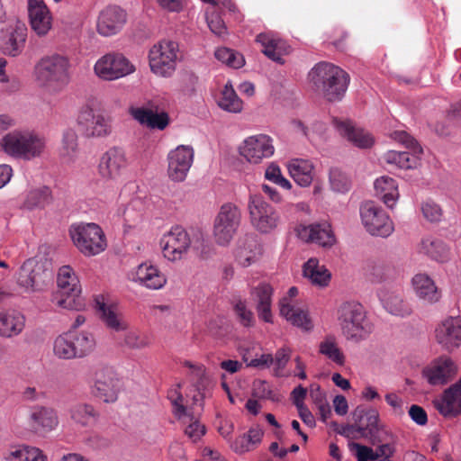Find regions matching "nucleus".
Returning a JSON list of instances; mask_svg holds the SVG:
<instances>
[{"label":"nucleus","mask_w":461,"mask_h":461,"mask_svg":"<svg viewBox=\"0 0 461 461\" xmlns=\"http://www.w3.org/2000/svg\"><path fill=\"white\" fill-rule=\"evenodd\" d=\"M53 351L61 359L82 357L86 352V333L69 330L54 341Z\"/></svg>","instance_id":"nucleus-17"},{"label":"nucleus","mask_w":461,"mask_h":461,"mask_svg":"<svg viewBox=\"0 0 461 461\" xmlns=\"http://www.w3.org/2000/svg\"><path fill=\"white\" fill-rule=\"evenodd\" d=\"M27 40L25 24L15 22L0 30V52L5 56L15 58L20 56Z\"/></svg>","instance_id":"nucleus-16"},{"label":"nucleus","mask_w":461,"mask_h":461,"mask_svg":"<svg viewBox=\"0 0 461 461\" xmlns=\"http://www.w3.org/2000/svg\"><path fill=\"white\" fill-rule=\"evenodd\" d=\"M409 416L418 425L424 426L428 422V415L426 411L416 404H412L409 410Z\"/></svg>","instance_id":"nucleus-63"},{"label":"nucleus","mask_w":461,"mask_h":461,"mask_svg":"<svg viewBox=\"0 0 461 461\" xmlns=\"http://www.w3.org/2000/svg\"><path fill=\"white\" fill-rule=\"evenodd\" d=\"M303 276L308 278L312 285L327 286L330 280V273L323 265L319 264L315 258H309L303 267Z\"/></svg>","instance_id":"nucleus-42"},{"label":"nucleus","mask_w":461,"mask_h":461,"mask_svg":"<svg viewBox=\"0 0 461 461\" xmlns=\"http://www.w3.org/2000/svg\"><path fill=\"white\" fill-rule=\"evenodd\" d=\"M379 297L385 310L391 314L405 317L411 313V306L402 299L400 293L382 292Z\"/></svg>","instance_id":"nucleus-43"},{"label":"nucleus","mask_w":461,"mask_h":461,"mask_svg":"<svg viewBox=\"0 0 461 461\" xmlns=\"http://www.w3.org/2000/svg\"><path fill=\"white\" fill-rule=\"evenodd\" d=\"M194 151L191 146L179 145L167 155V174L170 179L182 182L194 161Z\"/></svg>","instance_id":"nucleus-19"},{"label":"nucleus","mask_w":461,"mask_h":461,"mask_svg":"<svg viewBox=\"0 0 461 461\" xmlns=\"http://www.w3.org/2000/svg\"><path fill=\"white\" fill-rule=\"evenodd\" d=\"M274 289L267 283H260L253 287L250 294L254 302H256V309L258 318L267 323L273 322L272 315V296Z\"/></svg>","instance_id":"nucleus-32"},{"label":"nucleus","mask_w":461,"mask_h":461,"mask_svg":"<svg viewBox=\"0 0 461 461\" xmlns=\"http://www.w3.org/2000/svg\"><path fill=\"white\" fill-rule=\"evenodd\" d=\"M330 183L335 192L344 193L349 188L347 176L338 168H332L330 171Z\"/></svg>","instance_id":"nucleus-56"},{"label":"nucleus","mask_w":461,"mask_h":461,"mask_svg":"<svg viewBox=\"0 0 461 461\" xmlns=\"http://www.w3.org/2000/svg\"><path fill=\"white\" fill-rule=\"evenodd\" d=\"M215 58L227 66L239 68L244 64L243 56L228 48H219L215 51Z\"/></svg>","instance_id":"nucleus-52"},{"label":"nucleus","mask_w":461,"mask_h":461,"mask_svg":"<svg viewBox=\"0 0 461 461\" xmlns=\"http://www.w3.org/2000/svg\"><path fill=\"white\" fill-rule=\"evenodd\" d=\"M248 210L251 225L261 233H270L281 222L277 211L259 194L249 196Z\"/></svg>","instance_id":"nucleus-9"},{"label":"nucleus","mask_w":461,"mask_h":461,"mask_svg":"<svg viewBox=\"0 0 461 461\" xmlns=\"http://www.w3.org/2000/svg\"><path fill=\"white\" fill-rule=\"evenodd\" d=\"M337 318L341 333L348 341L359 343L373 332L374 325L359 303L351 301L341 303L338 308Z\"/></svg>","instance_id":"nucleus-3"},{"label":"nucleus","mask_w":461,"mask_h":461,"mask_svg":"<svg viewBox=\"0 0 461 461\" xmlns=\"http://www.w3.org/2000/svg\"><path fill=\"white\" fill-rule=\"evenodd\" d=\"M45 146V139L29 130H14L0 140V147L6 155L27 161L41 157Z\"/></svg>","instance_id":"nucleus-4"},{"label":"nucleus","mask_w":461,"mask_h":461,"mask_svg":"<svg viewBox=\"0 0 461 461\" xmlns=\"http://www.w3.org/2000/svg\"><path fill=\"white\" fill-rule=\"evenodd\" d=\"M352 419L359 426L361 438H367L373 445L381 441L378 437L380 424L379 414L376 410L366 409L359 405L353 411Z\"/></svg>","instance_id":"nucleus-21"},{"label":"nucleus","mask_w":461,"mask_h":461,"mask_svg":"<svg viewBox=\"0 0 461 461\" xmlns=\"http://www.w3.org/2000/svg\"><path fill=\"white\" fill-rule=\"evenodd\" d=\"M437 341L447 350L461 345V318L449 317L436 329Z\"/></svg>","instance_id":"nucleus-29"},{"label":"nucleus","mask_w":461,"mask_h":461,"mask_svg":"<svg viewBox=\"0 0 461 461\" xmlns=\"http://www.w3.org/2000/svg\"><path fill=\"white\" fill-rule=\"evenodd\" d=\"M234 312L244 327H252L255 324L253 312L248 309L244 301L239 300L234 305Z\"/></svg>","instance_id":"nucleus-57"},{"label":"nucleus","mask_w":461,"mask_h":461,"mask_svg":"<svg viewBox=\"0 0 461 461\" xmlns=\"http://www.w3.org/2000/svg\"><path fill=\"white\" fill-rule=\"evenodd\" d=\"M421 212L424 218L431 222L438 221L442 217V209L431 200L421 204Z\"/></svg>","instance_id":"nucleus-59"},{"label":"nucleus","mask_w":461,"mask_h":461,"mask_svg":"<svg viewBox=\"0 0 461 461\" xmlns=\"http://www.w3.org/2000/svg\"><path fill=\"white\" fill-rule=\"evenodd\" d=\"M434 405L444 417L461 415V377L434 401Z\"/></svg>","instance_id":"nucleus-28"},{"label":"nucleus","mask_w":461,"mask_h":461,"mask_svg":"<svg viewBox=\"0 0 461 461\" xmlns=\"http://www.w3.org/2000/svg\"><path fill=\"white\" fill-rule=\"evenodd\" d=\"M175 393L176 394V397L175 399H173L171 395L168 396L174 406V412L178 418L188 419L189 424L185 428V433L193 441H196L200 439V438L204 434L205 427L202 425L197 420H194L193 417L186 415V410L185 406L182 404V394L176 392H175ZM184 422L186 423L187 420H184Z\"/></svg>","instance_id":"nucleus-34"},{"label":"nucleus","mask_w":461,"mask_h":461,"mask_svg":"<svg viewBox=\"0 0 461 461\" xmlns=\"http://www.w3.org/2000/svg\"><path fill=\"white\" fill-rule=\"evenodd\" d=\"M375 195L389 208H393L398 197V185L394 179L389 176H381L374 184Z\"/></svg>","instance_id":"nucleus-40"},{"label":"nucleus","mask_w":461,"mask_h":461,"mask_svg":"<svg viewBox=\"0 0 461 461\" xmlns=\"http://www.w3.org/2000/svg\"><path fill=\"white\" fill-rule=\"evenodd\" d=\"M52 276L51 263L47 258H29L19 268L16 284L26 293L41 292Z\"/></svg>","instance_id":"nucleus-6"},{"label":"nucleus","mask_w":461,"mask_h":461,"mask_svg":"<svg viewBox=\"0 0 461 461\" xmlns=\"http://www.w3.org/2000/svg\"><path fill=\"white\" fill-rule=\"evenodd\" d=\"M129 113L140 124L149 129L164 130L169 123L168 114L165 112L158 113V107L153 102H148L140 107L131 106Z\"/></svg>","instance_id":"nucleus-22"},{"label":"nucleus","mask_w":461,"mask_h":461,"mask_svg":"<svg viewBox=\"0 0 461 461\" xmlns=\"http://www.w3.org/2000/svg\"><path fill=\"white\" fill-rule=\"evenodd\" d=\"M94 70L102 79L114 80L133 73L135 68L122 54L112 52L100 58Z\"/></svg>","instance_id":"nucleus-13"},{"label":"nucleus","mask_w":461,"mask_h":461,"mask_svg":"<svg viewBox=\"0 0 461 461\" xmlns=\"http://www.w3.org/2000/svg\"><path fill=\"white\" fill-rule=\"evenodd\" d=\"M184 366L188 368L186 375L196 390L205 389L209 384L205 366L202 364H193L190 361H185Z\"/></svg>","instance_id":"nucleus-50"},{"label":"nucleus","mask_w":461,"mask_h":461,"mask_svg":"<svg viewBox=\"0 0 461 461\" xmlns=\"http://www.w3.org/2000/svg\"><path fill=\"white\" fill-rule=\"evenodd\" d=\"M265 178L285 190H289L292 187L290 181L283 176L280 167L275 163H271L267 167Z\"/></svg>","instance_id":"nucleus-54"},{"label":"nucleus","mask_w":461,"mask_h":461,"mask_svg":"<svg viewBox=\"0 0 461 461\" xmlns=\"http://www.w3.org/2000/svg\"><path fill=\"white\" fill-rule=\"evenodd\" d=\"M296 231L302 240L314 242L321 247H331L336 240L331 226L328 222L299 225Z\"/></svg>","instance_id":"nucleus-27"},{"label":"nucleus","mask_w":461,"mask_h":461,"mask_svg":"<svg viewBox=\"0 0 461 461\" xmlns=\"http://www.w3.org/2000/svg\"><path fill=\"white\" fill-rule=\"evenodd\" d=\"M218 104L221 109L230 113H240L243 106L242 101L239 98L230 83L224 86Z\"/></svg>","instance_id":"nucleus-49"},{"label":"nucleus","mask_w":461,"mask_h":461,"mask_svg":"<svg viewBox=\"0 0 461 461\" xmlns=\"http://www.w3.org/2000/svg\"><path fill=\"white\" fill-rule=\"evenodd\" d=\"M392 137L395 141L404 145L413 153L388 150L383 155L384 163L401 169L416 167L419 163V158L416 154L422 152V149L416 140L404 131H396L392 134Z\"/></svg>","instance_id":"nucleus-11"},{"label":"nucleus","mask_w":461,"mask_h":461,"mask_svg":"<svg viewBox=\"0 0 461 461\" xmlns=\"http://www.w3.org/2000/svg\"><path fill=\"white\" fill-rule=\"evenodd\" d=\"M151 344L149 336L140 333L137 330H127L120 346L130 349L140 350L149 347Z\"/></svg>","instance_id":"nucleus-51"},{"label":"nucleus","mask_w":461,"mask_h":461,"mask_svg":"<svg viewBox=\"0 0 461 461\" xmlns=\"http://www.w3.org/2000/svg\"><path fill=\"white\" fill-rule=\"evenodd\" d=\"M127 22V14L118 6H109L103 10L97 20V32L104 37L119 33Z\"/></svg>","instance_id":"nucleus-25"},{"label":"nucleus","mask_w":461,"mask_h":461,"mask_svg":"<svg viewBox=\"0 0 461 461\" xmlns=\"http://www.w3.org/2000/svg\"><path fill=\"white\" fill-rule=\"evenodd\" d=\"M415 295L427 304H434L441 299V290L434 280L426 274H417L411 279Z\"/></svg>","instance_id":"nucleus-31"},{"label":"nucleus","mask_w":461,"mask_h":461,"mask_svg":"<svg viewBox=\"0 0 461 461\" xmlns=\"http://www.w3.org/2000/svg\"><path fill=\"white\" fill-rule=\"evenodd\" d=\"M52 202L51 191L47 186L31 190L23 202V207L28 210L44 208Z\"/></svg>","instance_id":"nucleus-46"},{"label":"nucleus","mask_w":461,"mask_h":461,"mask_svg":"<svg viewBox=\"0 0 461 461\" xmlns=\"http://www.w3.org/2000/svg\"><path fill=\"white\" fill-rule=\"evenodd\" d=\"M94 307L98 318L104 326L113 332L125 331L128 323L118 312L116 304L110 303L108 296L98 294L94 297Z\"/></svg>","instance_id":"nucleus-20"},{"label":"nucleus","mask_w":461,"mask_h":461,"mask_svg":"<svg viewBox=\"0 0 461 461\" xmlns=\"http://www.w3.org/2000/svg\"><path fill=\"white\" fill-rule=\"evenodd\" d=\"M291 177L301 186H309L314 177L312 162L303 158H294L288 163Z\"/></svg>","instance_id":"nucleus-38"},{"label":"nucleus","mask_w":461,"mask_h":461,"mask_svg":"<svg viewBox=\"0 0 461 461\" xmlns=\"http://www.w3.org/2000/svg\"><path fill=\"white\" fill-rule=\"evenodd\" d=\"M94 388L92 393L104 402H113L118 398L122 381L109 366H101L94 373Z\"/></svg>","instance_id":"nucleus-15"},{"label":"nucleus","mask_w":461,"mask_h":461,"mask_svg":"<svg viewBox=\"0 0 461 461\" xmlns=\"http://www.w3.org/2000/svg\"><path fill=\"white\" fill-rule=\"evenodd\" d=\"M298 294L297 287L289 288L287 294L279 302L280 314L293 325L310 330L312 328V321L304 305L296 299Z\"/></svg>","instance_id":"nucleus-14"},{"label":"nucleus","mask_w":461,"mask_h":461,"mask_svg":"<svg viewBox=\"0 0 461 461\" xmlns=\"http://www.w3.org/2000/svg\"><path fill=\"white\" fill-rule=\"evenodd\" d=\"M25 317L17 311H6L0 312V337L13 338L23 330Z\"/></svg>","instance_id":"nucleus-35"},{"label":"nucleus","mask_w":461,"mask_h":461,"mask_svg":"<svg viewBox=\"0 0 461 461\" xmlns=\"http://www.w3.org/2000/svg\"><path fill=\"white\" fill-rule=\"evenodd\" d=\"M457 367L448 357H440L423 369V375L432 385L447 384L456 374Z\"/></svg>","instance_id":"nucleus-26"},{"label":"nucleus","mask_w":461,"mask_h":461,"mask_svg":"<svg viewBox=\"0 0 461 461\" xmlns=\"http://www.w3.org/2000/svg\"><path fill=\"white\" fill-rule=\"evenodd\" d=\"M75 246L82 252H86V226L84 223L72 224L69 230Z\"/></svg>","instance_id":"nucleus-53"},{"label":"nucleus","mask_w":461,"mask_h":461,"mask_svg":"<svg viewBox=\"0 0 461 461\" xmlns=\"http://www.w3.org/2000/svg\"><path fill=\"white\" fill-rule=\"evenodd\" d=\"M319 352L339 366L345 364V356L334 336H327L319 346Z\"/></svg>","instance_id":"nucleus-48"},{"label":"nucleus","mask_w":461,"mask_h":461,"mask_svg":"<svg viewBox=\"0 0 461 461\" xmlns=\"http://www.w3.org/2000/svg\"><path fill=\"white\" fill-rule=\"evenodd\" d=\"M194 242L185 228L176 225L161 237L159 245L163 257L176 262L186 258Z\"/></svg>","instance_id":"nucleus-10"},{"label":"nucleus","mask_w":461,"mask_h":461,"mask_svg":"<svg viewBox=\"0 0 461 461\" xmlns=\"http://www.w3.org/2000/svg\"><path fill=\"white\" fill-rule=\"evenodd\" d=\"M108 246L103 229L96 223L88 222V256L104 252Z\"/></svg>","instance_id":"nucleus-45"},{"label":"nucleus","mask_w":461,"mask_h":461,"mask_svg":"<svg viewBox=\"0 0 461 461\" xmlns=\"http://www.w3.org/2000/svg\"><path fill=\"white\" fill-rule=\"evenodd\" d=\"M4 461H47L42 451L28 445L11 446L3 455Z\"/></svg>","instance_id":"nucleus-39"},{"label":"nucleus","mask_w":461,"mask_h":461,"mask_svg":"<svg viewBox=\"0 0 461 461\" xmlns=\"http://www.w3.org/2000/svg\"><path fill=\"white\" fill-rule=\"evenodd\" d=\"M127 166V158L122 149L110 148L100 158L98 164L99 175L107 180L117 179Z\"/></svg>","instance_id":"nucleus-23"},{"label":"nucleus","mask_w":461,"mask_h":461,"mask_svg":"<svg viewBox=\"0 0 461 461\" xmlns=\"http://www.w3.org/2000/svg\"><path fill=\"white\" fill-rule=\"evenodd\" d=\"M253 396L259 399L277 402L278 395L272 390L271 385L264 380H256L253 383Z\"/></svg>","instance_id":"nucleus-55"},{"label":"nucleus","mask_w":461,"mask_h":461,"mask_svg":"<svg viewBox=\"0 0 461 461\" xmlns=\"http://www.w3.org/2000/svg\"><path fill=\"white\" fill-rule=\"evenodd\" d=\"M69 60L61 55L46 56L34 68L35 79L40 87L50 94L63 91L70 82Z\"/></svg>","instance_id":"nucleus-2"},{"label":"nucleus","mask_w":461,"mask_h":461,"mask_svg":"<svg viewBox=\"0 0 461 461\" xmlns=\"http://www.w3.org/2000/svg\"><path fill=\"white\" fill-rule=\"evenodd\" d=\"M420 252L438 262L447 261L449 257L446 244L442 240L433 238H426L421 240Z\"/></svg>","instance_id":"nucleus-44"},{"label":"nucleus","mask_w":461,"mask_h":461,"mask_svg":"<svg viewBox=\"0 0 461 461\" xmlns=\"http://www.w3.org/2000/svg\"><path fill=\"white\" fill-rule=\"evenodd\" d=\"M132 281L148 289L158 290L167 284V277L157 266L145 262L138 266Z\"/></svg>","instance_id":"nucleus-30"},{"label":"nucleus","mask_w":461,"mask_h":461,"mask_svg":"<svg viewBox=\"0 0 461 461\" xmlns=\"http://www.w3.org/2000/svg\"><path fill=\"white\" fill-rule=\"evenodd\" d=\"M91 124L93 136L103 137L108 135L111 131L108 121L101 114L93 115Z\"/></svg>","instance_id":"nucleus-60"},{"label":"nucleus","mask_w":461,"mask_h":461,"mask_svg":"<svg viewBox=\"0 0 461 461\" xmlns=\"http://www.w3.org/2000/svg\"><path fill=\"white\" fill-rule=\"evenodd\" d=\"M274 152L273 140L266 134L248 137L240 147V156L253 164H258L264 158H270Z\"/></svg>","instance_id":"nucleus-18"},{"label":"nucleus","mask_w":461,"mask_h":461,"mask_svg":"<svg viewBox=\"0 0 461 461\" xmlns=\"http://www.w3.org/2000/svg\"><path fill=\"white\" fill-rule=\"evenodd\" d=\"M260 254L261 249L256 238L247 236L239 242L236 259L241 267H248L258 259Z\"/></svg>","instance_id":"nucleus-37"},{"label":"nucleus","mask_w":461,"mask_h":461,"mask_svg":"<svg viewBox=\"0 0 461 461\" xmlns=\"http://www.w3.org/2000/svg\"><path fill=\"white\" fill-rule=\"evenodd\" d=\"M31 29L39 37H43L52 28V15L43 0H28L27 4Z\"/></svg>","instance_id":"nucleus-24"},{"label":"nucleus","mask_w":461,"mask_h":461,"mask_svg":"<svg viewBox=\"0 0 461 461\" xmlns=\"http://www.w3.org/2000/svg\"><path fill=\"white\" fill-rule=\"evenodd\" d=\"M30 417L32 427L37 430L50 431L59 423L56 411L47 407L33 408Z\"/></svg>","instance_id":"nucleus-41"},{"label":"nucleus","mask_w":461,"mask_h":461,"mask_svg":"<svg viewBox=\"0 0 461 461\" xmlns=\"http://www.w3.org/2000/svg\"><path fill=\"white\" fill-rule=\"evenodd\" d=\"M77 134L72 129L64 131L59 154L65 162H72L78 155Z\"/></svg>","instance_id":"nucleus-47"},{"label":"nucleus","mask_w":461,"mask_h":461,"mask_svg":"<svg viewBox=\"0 0 461 461\" xmlns=\"http://www.w3.org/2000/svg\"><path fill=\"white\" fill-rule=\"evenodd\" d=\"M159 7L168 13H180L185 7V0H156Z\"/></svg>","instance_id":"nucleus-64"},{"label":"nucleus","mask_w":461,"mask_h":461,"mask_svg":"<svg viewBox=\"0 0 461 461\" xmlns=\"http://www.w3.org/2000/svg\"><path fill=\"white\" fill-rule=\"evenodd\" d=\"M360 216L366 231L373 236L386 238L394 230L393 223L386 212L372 201H367L361 205Z\"/></svg>","instance_id":"nucleus-12"},{"label":"nucleus","mask_w":461,"mask_h":461,"mask_svg":"<svg viewBox=\"0 0 461 461\" xmlns=\"http://www.w3.org/2000/svg\"><path fill=\"white\" fill-rule=\"evenodd\" d=\"M241 222V211L232 203H223L213 222V236L217 244H230Z\"/></svg>","instance_id":"nucleus-8"},{"label":"nucleus","mask_w":461,"mask_h":461,"mask_svg":"<svg viewBox=\"0 0 461 461\" xmlns=\"http://www.w3.org/2000/svg\"><path fill=\"white\" fill-rule=\"evenodd\" d=\"M335 127L339 134L359 149H369L375 140L371 133L361 128L355 127L350 122L334 120Z\"/></svg>","instance_id":"nucleus-33"},{"label":"nucleus","mask_w":461,"mask_h":461,"mask_svg":"<svg viewBox=\"0 0 461 461\" xmlns=\"http://www.w3.org/2000/svg\"><path fill=\"white\" fill-rule=\"evenodd\" d=\"M207 24L214 34L222 36L226 33L227 28L221 17L216 14L212 13L206 16Z\"/></svg>","instance_id":"nucleus-61"},{"label":"nucleus","mask_w":461,"mask_h":461,"mask_svg":"<svg viewBox=\"0 0 461 461\" xmlns=\"http://www.w3.org/2000/svg\"><path fill=\"white\" fill-rule=\"evenodd\" d=\"M348 447L351 451H356L355 456L357 461L377 460V456L375 455V451L367 446L351 442L348 444Z\"/></svg>","instance_id":"nucleus-58"},{"label":"nucleus","mask_w":461,"mask_h":461,"mask_svg":"<svg viewBox=\"0 0 461 461\" xmlns=\"http://www.w3.org/2000/svg\"><path fill=\"white\" fill-rule=\"evenodd\" d=\"M58 292L53 296L52 302L58 306L71 310L83 311L86 302L82 294L78 277L69 266L59 268L57 276Z\"/></svg>","instance_id":"nucleus-5"},{"label":"nucleus","mask_w":461,"mask_h":461,"mask_svg":"<svg viewBox=\"0 0 461 461\" xmlns=\"http://www.w3.org/2000/svg\"><path fill=\"white\" fill-rule=\"evenodd\" d=\"M308 78L314 90L329 102L340 101L350 81L345 70L326 61L317 63L310 70Z\"/></svg>","instance_id":"nucleus-1"},{"label":"nucleus","mask_w":461,"mask_h":461,"mask_svg":"<svg viewBox=\"0 0 461 461\" xmlns=\"http://www.w3.org/2000/svg\"><path fill=\"white\" fill-rule=\"evenodd\" d=\"M262 46V52L273 61L284 64L283 55L286 53L285 41L270 33H259L256 39Z\"/></svg>","instance_id":"nucleus-36"},{"label":"nucleus","mask_w":461,"mask_h":461,"mask_svg":"<svg viewBox=\"0 0 461 461\" xmlns=\"http://www.w3.org/2000/svg\"><path fill=\"white\" fill-rule=\"evenodd\" d=\"M179 59V45L176 41L162 40L149 51V65L152 73L161 77H170L175 73Z\"/></svg>","instance_id":"nucleus-7"},{"label":"nucleus","mask_w":461,"mask_h":461,"mask_svg":"<svg viewBox=\"0 0 461 461\" xmlns=\"http://www.w3.org/2000/svg\"><path fill=\"white\" fill-rule=\"evenodd\" d=\"M390 271V267L385 266L384 264L375 263L370 268V279L372 282H382L385 280Z\"/></svg>","instance_id":"nucleus-62"}]
</instances>
